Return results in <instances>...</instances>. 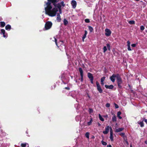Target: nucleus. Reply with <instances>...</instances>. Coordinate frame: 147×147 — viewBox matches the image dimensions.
<instances>
[{
  "label": "nucleus",
  "instance_id": "nucleus-41",
  "mask_svg": "<svg viewBox=\"0 0 147 147\" xmlns=\"http://www.w3.org/2000/svg\"><path fill=\"white\" fill-rule=\"evenodd\" d=\"M144 121L147 124V119H145L144 118Z\"/></svg>",
  "mask_w": 147,
  "mask_h": 147
},
{
  "label": "nucleus",
  "instance_id": "nucleus-6",
  "mask_svg": "<svg viewBox=\"0 0 147 147\" xmlns=\"http://www.w3.org/2000/svg\"><path fill=\"white\" fill-rule=\"evenodd\" d=\"M111 129H112L111 127L107 126L105 127V131H103V133L105 134H107L109 132V129H110L111 131Z\"/></svg>",
  "mask_w": 147,
  "mask_h": 147
},
{
  "label": "nucleus",
  "instance_id": "nucleus-12",
  "mask_svg": "<svg viewBox=\"0 0 147 147\" xmlns=\"http://www.w3.org/2000/svg\"><path fill=\"white\" fill-rule=\"evenodd\" d=\"M109 138L111 141H113V132L112 129H111V131H110V136Z\"/></svg>",
  "mask_w": 147,
  "mask_h": 147
},
{
  "label": "nucleus",
  "instance_id": "nucleus-14",
  "mask_svg": "<svg viewBox=\"0 0 147 147\" xmlns=\"http://www.w3.org/2000/svg\"><path fill=\"white\" fill-rule=\"evenodd\" d=\"M119 134L125 140H127L126 137L124 133H121Z\"/></svg>",
  "mask_w": 147,
  "mask_h": 147
},
{
  "label": "nucleus",
  "instance_id": "nucleus-45",
  "mask_svg": "<svg viewBox=\"0 0 147 147\" xmlns=\"http://www.w3.org/2000/svg\"><path fill=\"white\" fill-rule=\"evenodd\" d=\"M125 142H126V144H128V142L127 141V140H125Z\"/></svg>",
  "mask_w": 147,
  "mask_h": 147
},
{
  "label": "nucleus",
  "instance_id": "nucleus-49",
  "mask_svg": "<svg viewBox=\"0 0 147 147\" xmlns=\"http://www.w3.org/2000/svg\"><path fill=\"white\" fill-rule=\"evenodd\" d=\"M145 142L146 144H147V141H145Z\"/></svg>",
  "mask_w": 147,
  "mask_h": 147
},
{
  "label": "nucleus",
  "instance_id": "nucleus-32",
  "mask_svg": "<svg viewBox=\"0 0 147 147\" xmlns=\"http://www.w3.org/2000/svg\"><path fill=\"white\" fill-rule=\"evenodd\" d=\"M107 46L108 50L110 51V45L109 44H107Z\"/></svg>",
  "mask_w": 147,
  "mask_h": 147
},
{
  "label": "nucleus",
  "instance_id": "nucleus-43",
  "mask_svg": "<svg viewBox=\"0 0 147 147\" xmlns=\"http://www.w3.org/2000/svg\"><path fill=\"white\" fill-rule=\"evenodd\" d=\"M107 147H112V146L111 145H108Z\"/></svg>",
  "mask_w": 147,
  "mask_h": 147
},
{
  "label": "nucleus",
  "instance_id": "nucleus-33",
  "mask_svg": "<svg viewBox=\"0 0 147 147\" xmlns=\"http://www.w3.org/2000/svg\"><path fill=\"white\" fill-rule=\"evenodd\" d=\"M140 28L141 30L142 31H143L144 30L145 28L144 26H140Z\"/></svg>",
  "mask_w": 147,
  "mask_h": 147
},
{
  "label": "nucleus",
  "instance_id": "nucleus-40",
  "mask_svg": "<svg viewBox=\"0 0 147 147\" xmlns=\"http://www.w3.org/2000/svg\"><path fill=\"white\" fill-rule=\"evenodd\" d=\"M100 82H101V85H102L103 86L104 84V82L100 81Z\"/></svg>",
  "mask_w": 147,
  "mask_h": 147
},
{
  "label": "nucleus",
  "instance_id": "nucleus-24",
  "mask_svg": "<svg viewBox=\"0 0 147 147\" xmlns=\"http://www.w3.org/2000/svg\"><path fill=\"white\" fill-rule=\"evenodd\" d=\"M63 23L65 25H66L68 24V22L67 21V20L65 19H64L63 20Z\"/></svg>",
  "mask_w": 147,
  "mask_h": 147
},
{
  "label": "nucleus",
  "instance_id": "nucleus-4",
  "mask_svg": "<svg viewBox=\"0 0 147 147\" xmlns=\"http://www.w3.org/2000/svg\"><path fill=\"white\" fill-rule=\"evenodd\" d=\"M52 25V23L50 21H47L45 23V30H48L50 29Z\"/></svg>",
  "mask_w": 147,
  "mask_h": 147
},
{
  "label": "nucleus",
  "instance_id": "nucleus-53",
  "mask_svg": "<svg viewBox=\"0 0 147 147\" xmlns=\"http://www.w3.org/2000/svg\"><path fill=\"white\" fill-rule=\"evenodd\" d=\"M50 39L51 40V39H52V38H50Z\"/></svg>",
  "mask_w": 147,
  "mask_h": 147
},
{
  "label": "nucleus",
  "instance_id": "nucleus-15",
  "mask_svg": "<svg viewBox=\"0 0 147 147\" xmlns=\"http://www.w3.org/2000/svg\"><path fill=\"white\" fill-rule=\"evenodd\" d=\"M105 87L106 88L109 89H112L114 87V86L113 85H110L109 86H108L106 85H105Z\"/></svg>",
  "mask_w": 147,
  "mask_h": 147
},
{
  "label": "nucleus",
  "instance_id": "nucleus-22",
  "mask_svg": "<svg viewBox=\"0 0 147 147\" xmlns=\"http://www.w3.org/2000/svg\"><path fill=\"white\" fill-rule=\"evenodd\" d=\"M138 124L140 125L141 127H143L144 126V123H143V121L141 122H138Z\"/></svg>",
  "mask_w": 147,
  "mask_h": 147
},
{
  "label": "nucleus",
  "instance_id": "nucleus-9",
  "mask_svg": "<svg viewBox=\"0 0 147 147\" xmlns=\"http://www.w3.org/2000/svg\"><path fill=\"white\" fill-rule=\"evenodd\" d=\"M71 4L73 8L75 9L77 5V3L74 0H72L71 2Z\"/></svg>",
  "mask_w": 147,
  "mask_h": 147
},
{
  "label": "nucleus",
  "instance_id": "nucleus-8",
  "mask_svg": "<svg viewBox=\"0 0 147 147\" xmlns=\"http://www.w3.org/2000/svg\"><path fill=\"white\" fill-rule=\"evenodd\" d=\"M105 35L106 36H109L111 34V31L109 29H106L105 30Z\"/></svg>",
  "mask_w": 147,
  "mask_h": 147
},
{
  "label": "nucleus",
  "instance_id": "nucleus-3",
  "mask_svg": "<svg viewBox=\"0 0 147 147\" xmlns=\"http://www.w3.org/2000/svg\"><path fill=\"white\" fill-rule=\"evenodd\" d=\"M116 78L117 82L119 88H121V85L122 83V81L121 78L118 74H117Z\"/></svg>",
  "mask_w": 147,
  "mask_h": 147
},
{
  "label": "nucleus",
  "instance_id": "nucleus-42",
  "mask_svg": "<svg viewBox=\"0 0 147 147\" xmlns=\"http://www.w3.org/2000/svg\"><path fill=\"white\" fill-rule=\"evenodd\" d=\"M65 88L67 90H69V88L68 87H66Z\"/></svg>",
  "mask_w": 147,
  "mask_h": 147
},
{
  "label": "nucleus",
  "instance_id": "nucleus-2",
  "mask_svg": "<svg viewBox=\"0 0 147 147\" xmlns=\"http://www.w3.org/2000/svg\"><path fill=\"white\" fill-rule=\"evenodd\" d=\"M65 6L64 2L63 1L61 2L60 3L57 4L56 5V15H57V21L59 22L61 21V19L60 16L59 14H61L62 13L61 8Z\"/></svg>",
  "mask_w": 147,
  "mask_h": 147
},
{
  "label": "nucleus",
  "instance_id": "nucleus-17",
  "mask_svg": "<svg viewBox=\"0 0 147 147\" xmlns=\"http://www.w3.org/2000/svg\"><path fill=\"white\" fill-rule=\"evenodd\" d=\"M5 29L6 30H10L11 29V26L9 24H7L5 26Z\"/></svg>",
  "mask_w": 147,
  "mask_h": 147
},
{
  "label": "nucleus",
  "instance_id": "nucleus-11",
  "mask_svg": "<svg viewBox=\"0 0 147 147\" xmlns=\"http://www.w3.org/2000/svg\"><path fill=\"white\" fill-rule=\"evenodd\" d=\"M79 70L80 71V75L81 77V79L82 81L83 79V71L82 70V69L81 68H80L79 69Z\"/></svg>",
  "mask_w": 147,
  "mask_h": 147
},
{
  "label": "nucleus",
  "instance_id": "nucleus-52",
  "mask_svg": "<svg viewBox=\"0 0 147 147\" xmlns=\"http://www.w3.org/2000/svg\"><path fill=\"white\" fill-rule=\"evenodd\" d=\"M55 2H56V3L57 2V0H56Z\"/></svg>",
  "mask_w": 147,
  "mask_h": 147
},
{
  "label": "nucleus",
  "instance_id": "nucleus-21",
  "mask_svg": "<svg viewBox=\"0 0 147 147\" xmlns=\"http://www.w3.org/2000/svg\"><path fill=\"white\" fill-rule=\"evenodd\" d=\"M112 120L113 122L116 121L117 118L116 116L115 115H114L112 117Z\"/></svg>",
  "mask_w": 147,
  "mask_h": 147
},
{
  "label": "nucleus",
  "instance_id": "nucleus-47",
  "mask_svg": "<svg viewBox=\"0 0 147 147\" xmlns=\"http://www.w3.org/2000/svg\"><path fill=\"white\" fill-rule=\"evenodd\" d=\"M2 18L0 16V21H1V20H2Z\"/></svg>",
  "mask_w": 147,
  "mask_h": 147
},
{
  "label": "nucleus",
  "instance_id": "nucleus-26",
  "mask_svg": "<svg viewBox=\"0 0 147 147\" xmlns=\"http://www.w3.org/2000/svg\"><path fill=\"white\" fill-rule=\"evenodd\" d=\"M99 119L101 121H104V119L101 116L100 114L99 115Z\"/></svg>",
  "mask_w": 147,
  "mask_h": 147
},
{
  "label": "nucleus",
  "instance_id": "nucleus-28",
  "mask_svg": "<svg viewBox=\"0 0 147 147\" xmlns=\"http://www.w3.org/2000/svg\"><path fill=\"white\" fill-rule=\"evenodd\" d=\"M92 119H90V120L89 122H88L87 123L88 125H91L92 122Z\"/></svg>",
  "mask_w": 147,
  "mask_h": 147
},
{
  "label": "nucleus",
  "instance_id": "nucleus-16",
  "mask_svg": "<svg viewBox=\"0 0 147 147\" xmlns=\"http://www.w3.org/2000/svg\"><path fill=\"white\" fill-rule=\"evenodd\" d=\"M124 129L123 128H120L116 129L115 132H119L122 131Z\"/></svg>",
  "mask_w": 147,
  "mask_h": 147
},
{
  "label": "nucleus",
  "instance_id": "nucleus-13",
  "mask_svg": "<svg viewBox=\"0 0 147 147\" xmlns=\"http://www.w3.org/2000/svg\"><path fill=\"white\" fill-rule=\"evenodd\" d=\"M127 49L129 51H131V49L130 48V42L129 41H128L127 42Z\"/></svg>",
  "mask_w": 147,
  "mask_h": 147
},
{
  "label": "nucleus",
  "instance_id": "nucleus-36",
  "mask_svg": "<svg viewBox=\"0 0 147 147\" xmlns=\"http://www.w3.org/2000/svg\"><path fill=\"white\" fill-rule=\"evenodd\" d=\"M85 21L86 23H89L90 22V21L89 19H86L85 20Z\"/></svg>",
  "mask_w": 147,
  "mask_h": 147
},
{
  "label": "nucleus",
  "instance_id": "nucleus-7",
  "mask_svg": "<svg viewBox=\"0 0 147 147\" xmlns=\"http://www.w3.org/2000/svg\"><path fill=\"white\" fill-rule=\"evenodd\" d=\"M88 78L90 79L91 83L93 84L94 79L92 74L90 73H88Z\"/></svg>",
  "mask_w": 147,
  "mask_h": 147
},
{
  "label": "nucleus",
  "instance_id": "nucleus-20",
  "mask_svg": "<svg viewBox=\"0 0 147 147\" xmlns=\"http://www.w3.org/2000/svg\"><path fill=\"white\" fill-rule=\"evenodd\" d=\"M1 34H2L3 35V37H6V35L5 34V30L3 29H1Z\"/></svg>",
  "mask_w": 147,
  "mask_h": 147
},
{
  "label": "nucleus",
  "instance_id": "nucleus-34",
  "mask_svg": "<svg viewBox=\"0 0 147 147\" xmlns=\"http://www.w3.org/2000/svg\"><path fill=\"white\" fill-rule=\"evenodd\" d=\"M93 110L92 109H90V108L89 109V112L90 114H91L93 112Z\"/></svg>",
  "mask_w": 147,
  "mask_h": 147
},
{
  "label": "nucleus",
  "instance_id": "nucleus-19",
  "mask_svg": "<svg viewBox=\"0 0 147 147\" xmlns=\"http://www.w3.org/2000/svg\"><path fill=\"white\" fill-rule=\"evenodd\" d=\"M5 25V23L3 22H0V27L3 28L4 27Z\"/></svg>",
  "mask_w": 147,
  "mask_h": 147
},
{
  "label": "nucleus",
  "instance_id": "nucleus-48",
  "mask_svg": "<svg viewBox=\"0 0 147 147\" xmlns=\"http://www.w3.org/2000/svg\"><path fill=\"white\" fill-rule=\"evenodd\" d=\"M53 38L54 39L53 40V41H55V37H53Z\"/></svg>",
  "mask_w": 147,
  "mask_h": 147
},
{
  "label": "nucleus",
  "instance_id": "nucleus-50",
  "mask_svg": "<svg viewBox=\"0 0 147 147\" xmlns=\"http://www.w3.org/2000/svg\"><path fill=\"white\" fill-rule=\"evenodd\" d=\"M98 125L100 126V124L99 123H98Z\"/></svg>",
  "mask_w": 147,
  "mask_h": 147
},
{
  "label": "nucleus",
  "instance_id": "nucleus-31",
  "mask_svg": "<svg viewBox=\"0 0 147 147\" xmlns=\"http://www.w3.org/2000/svg\"><path fill=\"white\" fill-rule=\"evenodd\" d=\"M101 143L103 145L105 146L107 144V143L103 140L101 141Z\"/></svg>",
  "mask_w": 147,
  "mask_h": 147
},
{
  "label": "nucleus",
  "instance_id": "nucleus-35",
  "mask_svg": "<svg viewBox=\"0 0 147 147\" xmlns=\"http://www.w3.org/2000/svg\"><path fill=\"white\" fill-rule=\"evenodd\" d=\"M105 77H103L101 79V80H100V81H102V82H104V80H105Z\"/></svg>",
  "mask_w": 147,
  "mask_h": 147
},
{
  "label": "nucleus",
  "instance_id": "nucleus-1",
  "mask_svg": "<svg viewBox=\"0 0 147 147\" xmlns=\"http://www.w3.org/2000/svg\"><path fill=\"white\" fill-rule=\"evenodd\" d=\"M48 1L45 2V14L51 17L55 16V0H47Z\"/></svg>",
  "mask_w": 147,
  "mask_h": 147
},
{
  "label": "nucleus",
  "instance_id": "nucleus-37",
  "mask_svg": "<svg viewBox=\"0 0 147 147\" xmlns=\"http://www.w3.org/2000/svg\"><path fill=\"white\" fill-rule=\"evenodd\" d=\"M110 106V104L109 103H107L106 104V106L107 107H109Z\"/></svg>",
  "mask_w": 147,
  "mask_h": 147
},
{
  "label": "nucleus",
  "instance_id": "nucleus-23",
  "mask_svg": "<svg viewBox=\"0 0 147 147\" xmlns=\"http://www.w3.org/2000/svg\"><path fill=\"white\" fill-rule=\"evenodd\" d=\"M121 114V112L119 111L117 113V116L119 119H122V117H121L120 116V115Z\"/></svg>",
  "mask_w": 147,
  "mask_h": 147
},
{
  "label": "nucleus",
  "instance_id": "nucleus-30",
  "mask_svg": "<svg viewBox=\"0 0 147 147\" xmlns=\"http://www.w3.org/2000/svg\"><path fill=\"white\" fill-rule=\"evenodd\" d=\"M88 29L91 32H92L93 30V28L90 26H88Z\"/></svg>",
  "mask_w": 147,
  "mask_h": 147
},
{
  "label": "nucleus",
  "instance_id": "nucleus-10",
  "mask_svg": "<svg viewBox=\"0 0 147 147\" xmlns=\"http://www.w3.org/2000/svg\"><path fill=\"white\" fill-rule=\"evenodd\" d=\"M117 77V74H113L110 77V79L113 82H114L115 81V78Z\"/></svg>",
  "mask_w": 147,
  "mask_h": 147
},
{
  "label": "nucleus",
  "instance_id": "nucleus-27",
  "mask_svg": "<svg viewBox=\"0 0 147 147\" xmlns=\"http://www.w3.org/2000/svg\"><path fill=\"white\" fill-rule=\"evenodd\" d=\"M89 134L88 132H87L85 134V136L88 139L89 138Z\"/></svg>",
  "mask_w": 147,
  "mask_h": 147
},
{
  "label": "nucleus",
  "instance_id": "nucleus-18",
  "mask_svg": "<svg viewBox=\"0 0 147 147\" xmlns=\"http://www.w3.org/2000/svg\"><path fill=\"white\" fill-rule=\"evenodd\" d=\"M21 146L22 147H29V144L27 143H25L21 144Z\"/></svg>",
  "mask_w": 147,
  "mask_h": 147
},
{
  "label": "nucleus",
  "instance_id": "nucleus-29",
  "mask_svg": "<svg viewBox=\"0 0 147 147\" xmlns=\"http://www.w3.org/2000/svg\"><path fill=\"white\" fill-rule=\"evenodd\" d=\"M103 52L105 53L107 50V47L106 46H104L103 48Z\"/></svg>",
  "mask_w": 147,
  "mask_h": 147
},
{
  "label": "nucleus",
  "instance_id": "nucleus-46",
  "mask_svg": "<svg viewBox=\"0 0 147 147\" xmlns=\"http://www.w3.org/2000/svg\"><path fill=\"white\" fill-rule=\"evenodd\" d=\"M85 37H83L82 38V41L83 42L84 41V39Z\"/></svg>",
  "mask_w": 147,
  "mask_h": 147
},
{
  "label": "nucleus",
  "instance_id": "nucleus-38",
  "mask_svg": "<svg viewBox=\"0 0 147 147\" xmlns=\"http://www.w3.org/2000/svg\"><path fill=\"white\" fill-rule=\"evenodd\" d=\"M114 105H115V108H118L119 107V106L118 105H117L115 103L114 104Z\"/></svg>",
  "mask_w": 147,
  "mask_h": 147
},
{
  "label": "nucleus",
  "instance_id": "nucleus-39",
  "mask_svg": "<svg viewBox=\"0 0 147 147\" xmlns=\"http://www.w3.org/2000/svg\"><path fill=\"white\" fill-rule=\"evenodd\" d=\"M131 46L133 47H135L136 46V45L135 44H133L131 45Z\"/></svg>",
  "mask_w": 147,
  "mask_h": 147
},
{
  "label": "nucleus",
  "instance_id": "nucleus-5",
  "mask_svg": "<svg viewBox=\"0 0 147 147\" xmlns=\"http://www.w3.org/2000/svg\"><path fill=\"white\" fill-rule=\"evenodd\" d=\"M96 84L97 90L100 93H102V90L101 88L99 83L97 81H96Z\"/></svg>",
  "mask_w": 147,
  "mask_h": 147
},
{
  "label": "nucleus",
  "instance_id": "nucleus-25",
  "mask_svg": "<svg viewBox=\"0 0 147 147\" xmlns=\"http://www.w3.org/2000/svg\"><path fill=\"white\" fill-rule=\"evenodd\" d=\"M129 24H135V22L134 21L131 20L130 21L128 22Z\"/></svg>",
  "mask_w": 147,
  "mask_h": 147
},
{
  "label": "nucleus",
  "instance_id": "nucleus-44",
  "mask_svg": "<svg viewBox=\"0 0 147 147\" xmlns=\"http://www.w3.org/2000/svg\"><path fill=\"white\" fill-rule=\"evenodd\" d=\"M87 31H85V36H86V35L87 34Z\"/></svg>",
  "mask_w": 147,
  "mask_h": 147
},
{
  "label": "nucleus",
  "instance_id": "nucleus-51",
  "mask_svg": "<svg viewBox=\"0 0 147 147\" xmlns=\"http://www.w3.org/2000/svg\"><path fill=\"white\" fill-rule=\"evenodd\" d=\"M130 147H132V146L131 144L130 145Z\"/></svg>",
  "mask_w": 147,
  "mask_h": 147
}]
</instances>
